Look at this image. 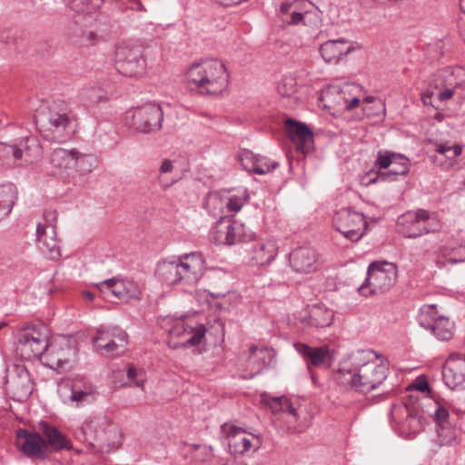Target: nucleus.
<instances>
[{
  "label": "nucleus",
  "instance_id": "15",
  "mask_svg": "<svg viewBox=\"0 0 465 465\" xmlns=\"http://www.w3.org/2000/svg\"><path fill=\"white\" fill-rule=\"evenodd\" d=\"M113 430L115 428L104 417H96L84 421L76 429L74 437L82 442L93 445L95 440L106 441L107 434Z\"/></svg>",
  "mask_w": 465,
  "mask_h": 465
},
{
  "label": "nucleus",
  "instance_id": "7",
  "mask_svg": "<svg viewBox=\"0 0 465 465\" xmlns=\"http://www.w3.org/2000/svg\"><path fill=\"white\" fill-rule=\"evenodd\" d=\"M49 343L45 326H27L17 334V351L25 360L45 357Z\"/></svg>",
  "mask_w": 465,
  "mask_h": 465
},
{
  "label": "nucleus",
  "instance_id": "47",
  "mask_svg": "<svg viewBox=\"0 0 465 465\" xmlns=\"http://www.w3.org/2000/svg\"><path fill=\"white\" fill-rule=\"evenodd\" d=\"M102 36L98 35L95 32L89 29L81 30L79 39L77 42L81 45H94L101 40Z\"/></svg>",
  "mask_w": 465,
  "mask_h": 465
},
{
  "label": "nucleus",
  "instance_id": "58",
  "mask_svg": "<svg viewBox=\"0 0 465 465\" xmlns=\"http://www.w3.org/2000/svg\"><path fill=\"white\" fill-rule=\"evenodd\" d=\"M303 19V15L300 12L292 11L290 17H282V20L289 25H297Z\"/></svg>",
  "mask_w": 465,
  "mask_h": 465
},
{
  "label": "nucleus",
  "instance_id": "35",
  "mask_svg": "<svg viewBox=\"0 0 465 465\" xmlns=\"http://www.w3.org/2000/svg\"><path fill=\"white\" fill-rule=\"evenodd\" d=\"M449 417V411L444 407L438 406L434 411V420L440 428L438 430L439 437H444L443 441L450 445L456 440V434L451 428H448Z\"/></svg>",
  "mask_w": 465,
  "mask_h": 465
},
{
  "label": "nucleus",
  "instance_id": "10",
  "mask_svg": "<svg viewBox=\"0 0 465 465\" xmlns=\"http://www.w3.org/2000/svg\"><path fill=\"white\" fill-rule=\"evenodd\" d=\"M391 420L401 434L419 433L424 425L423 411L417 402H405L395 405L391 412Z\"/></svg>",
  "mask_w": 465,
  "mask_h": 465
},
{
  "label": "nucleus",
  "instance_id": "4",
  "mask_svg": "<svg viewBox=\"0 0 465 465\" xmlns=\"http://www.w3.org/2000/svg\"><path fill=\"white\" fill-rule=\"evenodd\" d=\"M203 260L195 252L185 254L177 261H163L158 263L155 273L167 285H193L201 277Z\"/></svg>",
  "mask_w": 465,
  "mask_h": 465
},
{
  "label": "nucleus",
  "instance_id": "14",
  "mask_svg": "<svg viewBox=\"0 0 465 465\" xmlns=\"http://www.w3.org/2000/svg\"><path fill=\"white\" fill-rule=\"evenodd\" d=\"M17 449L27 458L44 460L47 458L45 444L41 432L19 429L15 433Z\"/></svg>",
  "mask_w": 465,
  "mask_h": 465
},
{
  "label": "nucleus",
  "instance_id": "44",
  "mask_svg": "<svg viewBox=\"0 0 465 465\" xmlns=\"http://www.w3.org/2000/svg\"><path fill=\"white\" fill-rule=\"evenodd\" d=\"M277 91L282 97H291L297 91L296 80L292 76L282 77L277 84Z\"/></svg>",
  "mask_w": 465,
  "mask_h": 465
},
{
  "label": "nucleus",
  "instance_id": "8",
  "mask_svg": "<svg viewBox=\"0 0 465 465\" xmlns=\"http://www.w3.org/2000/svg\"><path fill=\"white\" fill-rule=\"evenodd\" d=\"M75 341L64 335L58 336L50 341L45 354V365L54 370L68 371L75 361Z\"/></svg>",
  "mask_w": 465,
  "mask_h": 465
},
{
  "label": "nucleus",
  "instance_id": "18",
  "mask_svg": "<svg viewBox=\"0 0 465 465\" xmlns=\"http://www.w3.org/2000/svg\"><path fill=\"white\" fill-rule=\"evenodd\" d=\"M294 347L305 360L309 370L312 366L329 369L334 361L333 351L327 346L311 347L305 343L297 342Z\"/></svg>",
  "mask_w": 465,
  "mask_h": 465
},
{
  "label": "nucleus",
  "instance_id": "2",
  "mask_svg": "<svg viewBox=\"0 0 465 465\" xmlns=\"http://www.w3.org/2000/svg\"><path fill=\"white\" fill-rule=\"evenodd\" d=\"M35 122L45 139L57 143L68 140L76 127L74 114L63 101H54L38 112Z\"/></svg>",
  "mask_w": 465,
  "mask_h": 465
},
{
  "label": "nucleus",
  "instance_id": "11",
  "mask_svg": "<svg viewBox=\"0 0 465 465\" xmlns=\"http://www.w3.org/2000/svg\"><path fill=\"white\" fill-rule=\"evenodd\" d=\"M332 222L334 228L351 242L361 239L367 229L364 215L350 208H342L337 211Z\"/></svg>",
  "mask_w": 465,
  "mask_h": 465
},
{
  "label": "nucleus",
  "instance_id": "25",
  "mask_svg": "<svg viewBox=\"0 0 465 465\" xmlns=\"http://www.w3.org/2000/svg\"><path fill=\"white\" fill-rule=\"evenodd\" d=\"M277 254L276 242L272 240L259 242L250 251V258L253 264L264 266L269 264Z\"/></svg>",
  "mask_w": 465,
  "mask_h": 465
},
{
  "label": "nucleus",
  "instance_id": "36",
  "mask_svg": "<svg viewBox=\"0 0 465 465\" xmlns=\"http://www.w3.org/2000/svg\"><path fill=\"white\" fill-rule=\"evenodd\" d=\"M21 150L17 144L0 143V164L10 168L23 165Z\"/></svg>",
  "mask_w": 465,
  "mask_h": 465
},
{
  "label": "nucleus",
  "instance_id": "9",
  "mask_svg": "<svg viewBox=\"0 0 465 465\" xmlns=\"http://www.w3.org/2000/svg\"><path fill=\"white\" fill-rule=\"evenodd\" d=\"M115 67L123 75L137 77L145 72V60L142 45L123 43L115 49Z\"/></svg>",
  "mask_w": 465,
  "mask_h": 465
},
{
  "label": "nucleus",
  "instance_id": "41",
  "mask_svg": "<svg viewBox=\"0 0 465 465\" xmlns=\"http://www.w3.org/2000/svg\"><path fill=\"white\" fill-rule=\"evenodd\" d=\"M17 199V191L13 183L0 184V206L10 213Z\"/></svg>",
  "mask_w": 465,
  "mask_h": 465
},
{
  "label": "nucleus",
  "instance_id": "40",
  "mask_svg": "<svg viewBox=\"0 0 465 465\" xmlns=\"http://www.w3.org/2000/svg\"><path fill=\"white\" fill-rule=\"evenodd\" d=\"M51 163L61 168H72L76 161V150L56 148L50 156Z\"/></svg>",
  "mask_w": 465,
  "mask_h": 465
},
{
  "label": "nucleus",
  "instance_id": "31",
  "mask_svg": "<svg viewBox=\"0 0 465 465\" xmlns=\"http://www.w3.org/2000/svg\"><path fill=\"white\" fill-rule=\"evenodd\" d=\"M114 331L117 333L114 340H110L105 343L99 342V344L96 345L95 351L101 355L117 356L124 352L128 336L124 331L118 328H114Z\"/></svg>",
  "mask_w": 465,
  "mask_h": 465
},
{
  "label": "nucleus",
  "instance_id": "3",
  "mask_svg": "<svg viewBox=\"0 0 465 465\" xmlns=\"http://www.w3.org/2000/svg\"><path fill=\"white\" fill-rule=\"evenodd\" d=\"M187 82L193 91L217 95L227 87L229 75L223 62L204 59L191 65L187 72Z\"/></svg>",
  "mask_w": 465,
  "mask_h": 465
},
{
  "label": "nucleus",
  "instance_id": "38",
  "mask_svg": "<svg viewBox=\"0 0 465 465\" xmlns=\"http://www.w3.org/2000/svg\"><path fill=\"white\" fill-rule=\"evenodd\" d=\"M425 329L431 331L438 340L447 341L453 337L454 323L448 318L440 316Z\"/></svg>",
  "mask_w": 465,
  "mask_h": 465
},
{
  "label": "nucleus",
  "instance_id": "24",
  "mask_svg": "<svg viewBox=\"0 0 465 465\" xmlns=\"http://www.w3.org/2000/svg\"><path fill=\"white\" fill-rule=\"evenodd\" d=\"M220 237H223V243L232 245L246 242L252 238L253 233L245 225L236 220L229 222L224 230H219Z\"/></svg>",
  "mask_w": 465,
  "mask_h": 465
},
{
  "label": "nucleus",
  "instance_id": "48",
  "mask_svg": "<svg viewBox=\"0 0 465 465\" xmlns=\"http://www.w3.org/2000/svg\"><path fill=\"white\" fill-rule=\"evenodd\" d=\"M173 168H174V166L171 160L164 159L162 162V164L159 168L160 176L158 179L163 188H167V187L171 186L175 182L174 179H172L170 182H166V183L163 182V175L167 174V173H171L173 171Z\"/></svg>",
  "mask_w": 465,
  "mask_h": 465
},
{
  "label": "nucleus",
  "instance_id": "45",
  "mask_svg": "<svg viewBox=\"0 0 465 465\" xmlns=\"http://www.w3.org/2000/svg\"><path fill=\"white\" fill-rule=\"evenodd\" d=\"M438 317L435 304H424L420 309L418 321L421 327L426 328L431 323L430 320L434 322Z\"/></svg>",
  "mask_w": 465,
  "mask_h": 465
},
{
  "label": "nucleus",
  "instance_id": "23",
  "mask_svg": "<svg viewBox=\"0 0 465 465\" xmlns=\"http://www.w3.org/2000/svg\"><path fill=\"white\" fill-rule=\"evenodd\" d=\"M354 50V47L344 38L337 40H328L320 47L322 57L327 63L337 64L341 57L349 54Z\"/></svg>",
  "mask_w": 465,
  "mask_h": 465
},
{
  "label": "nucleus",
  "instance_id": "51",
  "mask_svg": "<svg viewBox=\"0 0 465 465\" xmlns=\"http://www.w3.org/2000/svg\"><path fill=\"white\" fill-rule=\"evenodd\" d=\"M247 195H244L243 197L236 195L231 196L228 199L226 206L229 211L237 213L242 209V205L247 201Z\"/></svg>",
  "mask_w": 465,
  "mask_h": 465
},
{
  "label": "nucleus",
  "instance_id": "59",
  "mask_svg": "<svg viewBox=\"0 0 465 465\" xmlns=\"http://www.w3.org/2000/svg\"><path fill=\"white\" fill-rule=\"evenodd\" d=\"M292 7V4L291 2H282L280 5V11L282 15H288L291 14V9Z\"/></svg>",
  "mask_w": 465,
  "mask_h": 465
},
{
  "label": "nucleus",
  "instance_id": "6",
  "mask_svg": "<svg viewBox=\"0 0 465 465\" xmlns=\"http://www.w3.org/2000/svg\"><path fill=\"white\" fill-rule=\"evenodd\" d=\"M397 267L393 263L374 262L368 267L367 278L358 288L363 296L385 293L396 283Z\"/></svg>",
  "mask_w": 465,
  "mask_h": 465
},
{
  "label": "nucleus",
  "instance_id": "34",
  "mask_svg": "<svg viewBox=\"0 0 465 465\" xmlns=\"http://www.w3.org/2000/svg\"><path fill=\"white\" fill-rule=\"evenodd\" d=\"M440 255L442 260L437 261L439 268L444 267L447 263L457 264L465 262V240L461 241L460 244L456 247H441L440 249Z\"/></svg>",
  "mask_w": 465,
  "mask_h": 465
},
{
  "label": "nucleus",
  "instance_id": "5",
  "mask_svg": "<svg viewBox=\"0 0 465 465\" xmlns=\"http://www.w3.org/2000/svg\"><path fill=\"white\" fill-rule=\"evenodd\" d=\"M442 224L435 213L425 209L410 211L398 218L397 231L406 238H417L440 232Z\"/></svg>",
  "mask_w": 465,
  "mask_h": 465
},
{
  "label": "nucleus",
  "instance_id": "13",
  "mask_svg": "<svg viewBox=\"0 0 465 465\" xmlns=\"http://www.w3.org/2000/svg\"><path fill=\"white\" fill-rule=\"evenodd\" d=\"M163 113L161 106L154 104H146L134 110L133 114V127L140 133L148 134L159 131L162 127Z\"/></svg>",
  "mask_w": 465,
  "mask_h": 465
},
{
  "label": "nucleus",
  "instance_id": "33",
  "mask_svg": "<svg viewBox=\"0 0 465 465\" xmlns=\"http://www.w3.org/2000/svg\"><path fill=\"white\" fill-rule=\"evenodd\" d=\"M436 152L438 155L435 156L434 162L440 166L451 167L455 163L456 157L461 154L462 146L439 143L436 145Z\"/></svg>",
  "mask_w": 465,
  "mask_h": 465
},
{
  "label": "nucleus",
  "instance_id": "52",
  "mask_svg": "<svg viewBox=\"0 0 465 465\" xmlns=\"http://www.w3.org/2000/svg\"><path fill=\"white\" fill-rule=\"evenodd\" d=\"M127 378L134 381L136 387H142L145 381L144 373L131 366L127 369Z\"/></svg>",
  "mask_w": 465,
  "mask_h": 465
},
{
  "label": "nucleus",
  "instance_id": "22",
  "mask_svg": "<svg viewBox=\"0 0 465 465\" xmlns=\"http://www.w3.org/2000/svg\"><path fill=\"white\" fill-rule=\"evenodd\" d=\"M316 251L310 247H299L290 254V264L297 272L309 273L315 270Z\"/></svg>",
  "mask_w": 465,
  "mask_h": 465
},
{
  "label": "nucleus",
  "instance_id": "37",
  "mask_svg": "<svg viewBox=\"0 0 465 465\" xmlns=\"http://www.w3.org/2000/svg\"><path fill=\"white\" fill-rule=\"evenodd\" d=\"M139 294L138 287L135 283L129 281L114 278L113 286V297L119 301L128 302L131 299L137 298Z\"/></svg>",
  "mask_w": 465,
  "mask_h": 465
},
{
  "label": "nucleus",
  "instance_id": "61",
  "mask_svg": "<svg viewBox=\"0 0 465 465\" xmlns=\"http://www.w3.org/2000/svg\"><path fill=\"white\" fill-rule=\"evenodd\" d=\"M459 29L460 34L465 42V19H462L459 22Z\"/></svg>",
  "mask_w": 465,
  "mask_h": 465
},
{
  "label": "nucleus",
  "instance_id": "49",
  "mask_svg": "<svg viewBox=\"0 0 465 465\" xmlns=\"http://www.w3.org/2000/svg\"><path fill=\"white\" fill-rule=\"evenodd\" d=\"M116 331H114V328L110 330H98L97 336L94 337L92 339L93 345L94 349H96V345L99 344V342L105 343L108 342L110 340H114L116 336Z\"/></svg>",
  "mask_w": 465,
  "mask_h": 465
},
{
  "label": "nucleus",
  "instance_id": "55",
  "mask_svg": "<svg viewBox=\"0 0 465 465\" xmlns=\"http://www.w3.org/2000/svg\"><path fill=\"white\" fill-rule=\"evenodd\" d=\"M87 389V392H93V386L90 382L85 381L84 378H74L72 381L70 385V390L73 391H85Z\"/></svg>",
  "mask_w": 465,
  "mask_h": 465
},
{
  "label": "nucleus",
  "instance_id": "17",
  "mask_svg": "<svg viewBox=\"0 0 465 465\" xmlns=\"http://www.w3.org/2000/svg\"><path fill=\"white\" fill-rule=\"evenodd\" d=\"M222 430L226 433L230 450L235 454H244L249 451L252 447H254L255 450L261 447L259 437L251 434L254 440V442H252L246 435L245 430L241 427L223 424Z\"/></svg>",
  "mask_w": 465,
  "mask_h": 465
},
{
  "label": "nucleus",
  "instance_id": "39",
  "mask_svg": "<svg viewBox=\"0 0 465 465\" xmlns=\"http://www.w3.org/2000/svg\"><path fill=\"white\" fill-rule=\"evenodd\" d=\"M333 320V312L323 305H313L310 310L309 322L317 328L328 327Z\"/></svg>",
  "mask_w": 465,
  "mask_h": 465
},
{
  "label": "nucleus",
  "instance_id": "56",
  "mask_svg": "<svg viewBox=\"0 0 465 465\" xmlns=\"http://www.w3.org/2000/svg\"><path fill=\"white\" fill-rule=\"evenodd\" d=\"M99 90L95 88L84 89L82 91L81 95L84 99L90 103H96L99 101L101 95L97 94Z\"/></svg>",
  "mask_w": 465,
  "mask_h": 465
},
{
  "label": "nucleus",
  "instance_id": "63",
  "mask_svg": "<svg viewBox=\"0 0 465 465\" xmlns=\"http://www.w3.org/2000/svg\"><path fill=\"white\" fill-rule=\"evenodd\" d=\"M417 389L420 391H426L429 390V384L427 382H420V384L417 385Z\"/></svg>",
  "mask_w": 465,
  "mask_h": 465
},
{
  "label": "nucleus",
  "instance_id": "57",
  "mask_svg": "<svg viewBox=\"0 0 465 465\" xmlns=\"http://www.w3.org/2000/svg\"><path fill=\"white\" fill-rule=\"evenodd\" d=\"M92 392H87V389L85 391H73L70 390V395L68 396L71 401H82L85 397L90 395Z\"/></svg>",
  "mask_w": 465,
  "mask_h": 465
},
{
  "label": "nucleus",
  "instance_id": "62",
  "mask_svg": "<svg viewBox=\"0 0 465 465\" xmlns=\"http://www.w3.org/2000/svg\"><path fill=\"white\" fill-rule=\"evenodd\" d=\"M292 403L291 402V401L288 398L283 397L282 411H287L288 409L292 408Z\"/></svg>",
  "mask_w": 465,
  "mask_h": 465
},
{
  "label": "nucleus",
  "instance_id": "1",
  "mask_svg": "<svg viewBox=\"0 0 465 465\" xmlns=\"http://www.w3.org/2000/svg\"><path fill=\"white\" fill-rule=\"evenodd\" d=\"M388 374L389 365L381 355L372 350H358L340 362L335 379L347 390L368 394L378 389Z\"/></svg>",
  "mask_w": 465,
  "mask_h": 465
},
{
  "label": "nucleus",
  "instance_id": "46",
  "mask_svg": "<svg viewBox=\"0 0 465 465\" xmlns=\"http://www.w3.org/2000/svg\"><path fill=\"white\" fill-rule=\"evenodd\" d=\"M399 153H392L391 151H379L377 153V158L374 163V167L379 169H389L392 164L395 155Z\"/></svg>",
  "mask_w": 465,
  "mask_h": 465
},
{
  "label": "nucleus",
  "instance_id": "16",
  "mask_svg": "<svg viewBox=\"0 0 465 465\" xmlns=\"http://www.w3.org/2000/svg\"><path fill=\"white\" fill-rule=\"evenodd\" d=\"M445 385L451 389H465V354L452 352L442 368Z\"/></svg>",
  "mask_w": 465,
  "mask_h": 465
},
{
  "label": "nucleus",
  "instance_id": "27",
  "mask_svg": "<svg viewBox=\"0 0 465 465\" xmlns=\"http://www.w3.org/2000/svg\"><path fill=\"white\" fill-rule=\"evenodd\" d=\"M36 236L39 242L43 243L45 250L44 252L47 253L50 259L57 260L61 256L60 247L56 238L55 230L49 226L45 228V225H37Z\"/></svg>",
  "mask_w": 465,
  "mask_h": 465
},
{
  "label": "nucleus",
  "instance_id": "20",
  "mask_svg": "<svg viewBox=\"0 0 465 465\" xmlns=\"http://www.w3.org/2000/svg\"><path fill=\"white\" fill-rule=\"evenodd\" d=\"M38 429L44 438L47 454L49 450H70L73 448L71 440L50 423L42 420L38 424Z\"/></svg>",
  "mask_w": 465,
  "mask_h": 465
},
{
  "label": "nucleus",
  "instance_id": "30",
  "mask_svg": "<svg viewBox=\"0 0 465 465\" xmlns=\"http://www.w3.org/2000/svg\"><path fill=\"white\" fill-rule=\"evenodd\" d=\"M272 356L266 348H258L252 345L250 348V356L247 361V369L250 370V378L259 374L263 368L270 364Z\"/></svg>",
  "mask_w": 465,
  "mask_h": 465
},
{
  "label": "nucleus",
  "instance_id": "19",
  "mask_svg": "<svg viewBox=\"0 0 465 465\" xmlns=\"http://www.w3.org/2000/svg\"><path fill=\"white\" fill-rule=\"evenodd\" d=\"M286 132L297 151L307 153L313 143L312 131L305 124L293 119L285 121Z\"/></svg>",
  "mask_w": 465,
  "mask_h": 465
},
{
  "label": "nucleus",
  "instance_id": "12",
  "mask_svg": "<svg viewBox=\"0 0 465 465\" xmlns=\"http://www.w3.org/2000/svg\"><path fill=\"white\" fill-rule=\"evenodd\" d=\"M5 389L15 401H24L30 397L33 392L34 383L25 366L14 364L7 368Z\"/></svg>",
  "mask_w": 465,
  "mask_h": 465
},
{
  "label": "nucleus",
  "instance_id": "54",
  "mask_svg": "<svg viewBox=\"0 0 465 465\" xmlns=\"http://www.w3.org/2000/svg\"><path fill=\"white\" fill-rule=\"evenodd\" d=\"M44 223H40L37 225H45V228L49 226L55 230L58 214L54 210H48L44 213Z\"/></svg>",
  "mask_w": 465,
  "mask_h": 465
},
{
  "label": "nucleus",
  "instance_id": "26",
  "mask_svg": "<svg viewBox=\"0 0 465 465\" xmlns=\"http://www.w3.org/2000/svg\"><path fill=\"white\" fill-rule=\"evenodd\" d=\"M242 164L245 169L257 174H265L278 167L276 161H269L267 158L254 155L251 152H244L241 156Z\"/></svg>",
  "mask_w": 465,
  "mask_h": 465
},
{
  "label": "nucleus",
  "instance_id": "64",
  "mask_svg": "<svg viewBox=\"0 0 465 465\" xmlns=\"http://www.w3.org/2000/svg\"><path fill=\"white\" fill-rule=\"evenodd\" d=\"M287 411H288L290 414H292V415L295 418V420H297V419H298L297 411H296V409H295L292 405V408H290V409H288V410H287Z\"/></svg>",
  "mask_w": 465,
  "mask_h": 465
},
{
  "label": "nucleus",
  "instance_id": "29",
  "mask_svg": "<svg viewBox=\"0 0 465 465\" xmlns=\"http://www.w3.org/2000/svg\"><path fill=\"white\" fill-rule=\"evenodd\" d=\"M438 76L441 80L440 85L443 88L437 94V98L440 101L450 100L455 94L460 95L459 90L461 88V84L456 81L451 68L442 69L439 72Z\"/></svg>",
  "mask_w": 465,
  "mask_h": 465
},
{
  "label": "nucleus",
  "instance_id": "21",
  "mask_svg": "<svg viewBox=\"0 0 465 465\" xmlns=\"http://www.w3.org/2000/svg\"><path fill=\"white\" fill-rule=\"evenodd\" d=\"M206 332V328L200 324L196 327L187 325L183 321H179L170 330L172 337H184L182 346H195L201 343Z\"/></svg>",
  "mask_w": 465,
  "mask_h": 465
},
{
  "label": "nucleus",
  "instance_id": "32",
  "mask_svg": "<svg viewBox=\"0 0 465 465\" xmlns=\"http://www.w3.org/2000/svg\"><path fill=\"white\" fill-rule=\"evenodd\" d=\"M22 149L23 164L37 162L42 156V147L39 140L35 136H26L17 144Z\"/></svg>",
  "mask_w": 465,
  "mask_h": 465
},
{
  "label": "nucleus",
  "instance_id": "60",
  "mask_svg": "<svg viewBox=\"0 0 465 465\" xmlns=\"http://www.w3.org/2000/svg\"><path fill=\"white\" fill-rule=\"evenodd\" d=\"M360 104V99L357 97L352 98L346 105L347 110H352L359 106Z\"/></svg>",
  "mask_w": 465,
  "mask_h": 465
},
{
  "label": "nucleus",
  "instance_id": "50",
  "mask_svg": "<svg viewBox=\"0 0 465 465\" xmlns=\"http://www.w3.org/2000/svg\"><path fill=\"white\" fill-rule=\"evenodd\" d=\"M262 401L273 412H280L282 411L283 397H271L268 395H262Z\"/></svg>",
  "mask_w": 465,
  "mask_h": 465
},
{
  "label": "nucleus",
  "instance_id": "42",
  "mask_svg": "<svg viewBox=\"0 0 465 465\" xmlns=\"http://www.w3.org/2000/svg\"><path fill=\"white\" fill-rule=\"evenodd\" d=\"M71 10L79 14H91L102 6L104 0H67Z\"/></svg>",
  "mask_w": 465,
  "mask_h": 465
},
{
  "label": "nucleus",
  "instance_id": "28",
  "mask_svg": "<svg viewBox=\"0 0 465 465\" xmlns=\"http://www.w3.org/2000/svg\"><path fill=\"white\" fill-rule=\"evenodd\" d=\"M410 160L406 156L399 153L395 155L394 161L390 168L387 171H379L377 177L372 179V182L395 181L398 176L406 175L410 171Z\"/></svg>",
  "mask_w": 465,
  "mask_h": 465
},
{
  "label": "nucleus",
  "instance_id": "43",
  "mask_svg": "<svg viewBox=\"0 0 465 465\" xmlns=\"http://www.w3.org/2000/svg\"><path fill=\"white\" fill-rule=\"evenodd\" d=\"M95 159L92 155L81 154L76 151V161L74 163V166L77 169L80 174H87L91 173L94 167Z\"/></svg>",
  "mask_w": 465,
  "mask_h": 465
},
{
  "label": "nucleus",
  "instance_id": "53",
  "mask_svg": "<svg viewBox=\"0 0 465 465\" xmlns=\"http://www.w3.org/2000/svg\"><path fill=\"white\" fill-rule=\"evenodd\" d=\"M114 278L104 280L95 284L98 290L104 295V298L110 299L113 296V286Z\"/></svg>",
  "mask_w": 465,
  "mask_h": 465
}]
</instances>
